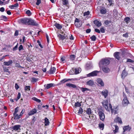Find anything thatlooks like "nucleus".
Masks as SVG:
<instances>
[{
  "instance_id": "nucleus-1",
  "label": "nucleus",
  "mask_w": 134,
  "mask_h": 134,
  "mask_svg": "<svg viewBox=\"0 0 134 134\" xmlns=\"http://www.w3.org/2000/svg\"><path fill=\"white\" fill-rule=\"evenodd\" d=\"M102 104L103 107H104L107 111H110V109L112 113H114V114H116L118 110V109L116 107L114 108L113 110L111 105L110 104H108V102L106 100L103 102Z\"/></svg>"
},
{
  "instance_id": "nucleus-2",
  "label": "nucleus",
  "mask_w": 134,
  "mask_h": 134,
  "mask_svg": "<svg viewBox=\"0 0 134 134\" xmlns=\"http://www.w3.org/2000/svg\"><path fill=\"white\" fill-rule=\"evenodd\" d=\"M110 61L107 58L102 59L100 62L99 64L100 66L102 65H107L110 63Z\"/></svg>"
},
{
  "instance_id": "nucleus-3",
  "label": "nucleus",
  "mask_w": 134,
  "mask_h": 134,
  "mask_svg": "<svg viewBox=\"0 0 134 134\" xmlns=\"http://www.w3.org/2000/svg\"><path fill=\"white\" fill-rule=\"evenodd\" d=\"M123 96L124 98L122 101V104L124 106H125L129 104V102L127 99L126 96L124 92L123 94Z\"/></svg>"
},
{
  "instance_id": "nucleus-4",
  "label": "nucleus",
  "mask_w": 134,
  "mask_h": 134,
  "mask_svg": "<svg viewBox=\"0 0 134 134\" xmlns=\"http://www.w3.org/2000/svg\"><path fill=\"white\" fill-rule=\"evenodd\" d=\"M98 114L100 120L103 121L105 118V115L103 110H98Z\"/></svg>"
},
{
  "instance_id": "nucleus-5",
  "label": "nucleus",
  "mask_w": 134,
  "mask_h": 134,
  "mask_svg": "<svg viewBox=\"0 0 134 134\" xmlns=\"http://www.w3.org/2000/svg\"><path fill=\"white\" fill-rule=\"evenodd\" d=\"M28 20V25L36 26L38 25V24L34 20L31 19H29Z\"/></svg>"
},
{
  "instance_id": "nucleus-6",
  "label": "nucleus",
  "mask_w": 134,
  "mask_h": 134,
  "mask_svg": "<svg viewBox=\"0 0 134 134\" xmlns=\"http://www.w3.org/2000/svg\"><path fill=\"white\" fill-rule=\"evenodd\" d=\"M21 126L20 125H15L12 127V129L15 131H19L20 130V127Z\"/></svg>"
},
{
  "instance_id": "nucleus-7",
  "label": "nucleus",
  "mask_w": 134,
  "mask_h": 134,
  "mask_svg": "<svg viewBox=\"0 0 134 134\" xmlns=\"http://www.w3.org/2000/svg\"><path fill=\"white\" fill-rule=\"evenodd\" d=\"M60 2H62V3L63 5H64L69 8V4L68 0H61Z\"/></svg>"
},
{
  "instance_id": "nucleus-8",
  "label": "nucleus",
  "mask_w": 134,
  "mask_h": 134,
  "mask_svg": "<svg viewBox=\"0 0 134 134\" xmlns=\"http://www.w3.org/2000/svg\"><path fill=\"white\" fill-rule=\"evenodd\" d=\"M102 68L103 71L105 73H108L110 71L109 69L107 66H102Z\"/></svg>"
},
{
  "instance_id": "nucleus-9",
  "label": "nucleus",
  "mask_w": 134,
  "mask_h": 134,
  "mask_svg": "<svg viewBox=\"0 0 134 134\" xmlns=\"http://www.w3.org/2000/svg\"><path fill=\"white\" fill-rule=\"evenodd\" d=\"M99 71H94L87 75L88 77L92 76H96Z\"/></svg>"
},
{
  "instance_id": "nucleus-10",
  "label": "nucleus",
  "mask_w": 134,
  "mask_h": 134,
  "mask_svg": "<svg viewBox=\"0 0 134 134\" xmlns=\"http://www.w3.org/2000/svg\"><path fill=\"white\" fill-rule=\"evenodd\" d=\"M55 85L54 83H50L48 84L47 85H44V87L46 89H48L52 87H54Z\"/></svg>"
},
{
  "instance_id": "nucleus-11",
  "label": "nucleus",
  "mask_w": 134,
  "mask_h": 134,
  "mask_svg": "<svg viewBox=\"0 0 134 134\" xmlns=\"http://www.w3.org/2000/svg\"><path fill=\"white\" fill-rule=\"evenodd\" d=\"M66 86L69 87H72L76 89V90H77L78 88L76 86L75 84H71L70 83H66Z\"/></svg>"
},
{
  "instance_id": "nucleus-12",
  "label": "nucleus",
  "mask_w": 134,
  "mask_h": 134,
  "mask_svg": "<svg viewBox=\"0 0 134 134\" xmlns=\"http://www.w3.org/2000/svg\"><path fill=\"white\" fill-rule=\"evenodd\" d=\"M97 82L101 86H103L104 84L102 80L98 78L96 80Z\"/></svg>"
},
{
  "instance_id": "nucleus-13",
  "label": "nucleus",
  "mask_w": 134,
  "mask_h": 134,
  "mask_svg": "<svg viewBox=\"0 0 134 134\" xmlns=\"http://www.w3.org/2000/svg\"><path fill=\"white\" fill-rule=\"evenodd\" d=\"M102 95L104 96L105 98L108 95V91L107 90H103L102 92Z\"/></svg>"
},
{
  "instance_id": "nucleus-14",
  "label": "nucleus",
  "mask_w": 134,
  "mask_h": 134,
  "mask_svg": "<svg viewBox=\"0 0 134 134\" xmlns=\"http://www.w3.org/2000/svg\"><path fill=\"white\" fill-rule=\"evenodd\" d=\"M12 61L10 60L8 62H4L3 63V65H4L9 66L12 64Z\"/></svg>"
},
{
  "instance_id": "nucleus-15",
  "label": "nucleus",
  "mask_w": 134,
  "mask_h": 134,
  "mask_svg": "<svg viewBox=\"0 0 134 134\" xmlns=\"http://www.w3.org/2000/svg\"><path fill=\"white\" fill-rule=\"evenodd\" d=\"M36 112L37 110L35 108L33 109L29 112L28 113V115L29 116L31 115L36 113Z\"/></svg>"
},
{
  "instance_id": "nucleus-16",
  "label": "nucleus",
  "mask_w": 134,
  "mask_h": 134,
  "mask_svg": "<svg viewBox=\"0 0 134 134\" xmlns=\"http://www.w3.org/2000/svg\"><path fill=\"white\" fill-rule=\"evenodd\" d=\"M56 69L55 68L53 67L51 68L47 72L49 73L50 74H54L55 71Z\"/></svg>"
},
{
  "instance_id": "nucleus-17",
  "label": "nucleus",
  "mask_w": 134,
  "mask_h": 134,
  "mask_svg": "<svg viewBox=\"0 0 134 134\" xmlns=\"http://www.w3.org/2000/svg\"><path fill=\"white\" fill-rule=\"evenodd\" d=\"M28 18H26L21 19L20 20V22L23 24H25L27 23L28 24Z\"/></svg>"
},
{
  "instance_id": "nucleus-18",
  "label": "nucleus",
  "mask_w": 134,
  "mask_h": 134,
  "mask_svg": "<svg viewBox=\"0 0 134 134\" xmlns=\"http://www.w3.org/2000/svg\"><path fill=\"white\" fill-rule=\"evenodd\" d=\"M114 121L115 122H118L121 124L122 123L121 119L119 117H116L114 120Z\"/></svg>"
},
{
  "instance_id": "nucleus-19",
  "label": "nucleus",
  "mask_w": 134,
  "mask_h": 134,
  "mask_svg": "<svg viewBox=\"0 0 134 134\" xmlns=\"http://www.w3.org/2000/svg\"><path fill=\"white\" fill-rule=\"evenodd\" d=\"M120 53L118 52H116L114 53V55L115 58L117 60H119L120 59V58L119 56Z\"/></svg>"
},
{
  "instance_id": "nucleus-20",
  "label": "nucleus",
  "mask_w": 134,
  "mask_h": 134,
  "mask_svg": "<svg viewBox=\"0 0 134 134\" xmlns=\"http://www.w3.org/2000/svg\"><path fill=\"white\" fill-rule=\"evenodd\" d=\"M123 129L124 131V132L126 131H129L130 129H131V128L129 127V125L124 127L123 128Z\"/></svg>"
},
{
  "instance_id": "nucleus-21",
  "label": "nucleus",
  "mask_w": 134,
  "mask_h": 134,
  "mask_svg": "<svg viewBox=\"0 0 134 134\" xmlns=\"http://www.w3.org/2000/svg\"><path fill=\"white\" fill-rule=\"evenodd\" d=\"M14 119L15 120L20 119L21 116L20 114L19 115L17 113H13Z\"/></svg>"
},
{
  "instance_id": "nucleus-22",
  "label": "nucleus",
  "mask_w": 134,
  "mask_h": 134,
  "mask_svg": "<svg viewBox=\"0 0 134 134\" xmlns=\"http://www.w3.org/2000/svg\"><path fill=\"white\" fill-rule=\"evenodd\" d=\"M65 35H64V36H63L60 34H58V37L61 40H63L66 38V37L67 36Z\"/></svg>"
},
{
  "instance_id": "nucleus-23",
  "label": "nucleus",
  "mask_w": 134,
  "mask_h": 134,
  "mask_svg": "<svg viewBox=\"0 0 134 134\" xmlns=\"http://www.w3.org/2000/svg\"><path fill=\"white\" fill-rule=\"evenodd\" d=\"M94 24L98 27H99L101 25V23L100 22L96 20L94 21Z\"/></svg>"
},
{
  "instance_id": "nucleus-24",
  "label": "nucleus",
  "mask_w": 134,
  "mask_h": 134,
  "mask_svg": "<svg viewBox=\"0 0 134 134\" xmlns=\"http://www.w3.org/2000/svg\"><path fill=\"white\" fill-rule=\"evenodd\" d=\"M44 125L46 126H47L49 125V121L48 119L47 118H45L44 119Z\"/></svg>"
},
{
  "instance_id": "nucleus-25",
  "label": "nucleus",
  "mask_w": 134,
  "mask_h": 134,
  "mask_svg": "<svg viewBox=\"0 0 134 134\" xmlns=\"http://www.w3.org/2000/svg\"><path fill=\"white\" fill-rule=\"evenodd\" d=\"M54 26L58 29H60L62 28V25L58 23H56L55 24Z\"/></svg>"
},
{
  "instance_id": "nucleus-26",
  "label": "nucleus",
  "mask_w": 134,
  "mask_h": 134,
  "mask_svg": "<svg viewBox=\"0 0 134 134\" xmlns=\"http://www.w3.org/2000/svg\"><path fill=\"white\" fill-rule=\"evenodd\" d=\"M127 73L125 71V69L122 72L121 75L122 78L124 79L125 77L127 75Z\"/></svg>"
},
{
  "instance_id": "nucleus-27",
  "label": "nucleus",
  "mask_w": 134,
  "mask_h": 134,
  "mask_svg": "<svg viewBox=\"0 0 134 134\" xmlns=\"http://www.w3.org/2000/svg\"><path fill=\"white\" fill-rule=\"evenodd\" d=\"M87 84L90 86H92L94 84V82L93 80H90L87 81L86 82Z\"/></svg>"
},
{
  "instance_id": "nucleus-28",
  "label": "nucleus",
  "mask_w": 134,
  "mask_h": 134,
  "mask_svg": "<svg viewBox=\"0 0 134 134\" xmlns=\"http://www.w3.org/2000/svg\"><path fill=\"white\" fill-rule=\"evenodd\" d=\"M72 79H63L62 80L60 81V82H61L62 83H64L65 82H67L68 81H71V80Z\"/></svg>"
},
{
  "instance_id": "nucleus-29",
  "label": "nucleus",
  "mask_w": 134,
  "mask_h": 134,
  "mask_svg": "<svg viewBox=\"0 0 134 134\" xmlns=\"http://www.w3.org/2000/svg\"><path fill=\"white\" fill-rule=\"evenodd\" d=\"M113 16L115 18L118 16V13L116 10H113Z\"/></svg>"
},
{
  "instance_id": "nucleus-30",
  "label": "nucleus",
  "mask_w": 134,
  "mask_h": 134,
  "mask_svg": "<svg viewBox=\"0 0 134 134\" xmlns=\"http://www.w3.org/2000/svg\"><path fill=\"white\" fill-rule=\"evenodd\" d=\"M104 124L103 123L100 124L99 125V128L102 130H103L104 129Z\"/></svg>"
},
{
  "instance_id": "nucleus-31",
  "label": "nucleus",
  "mask_w": 134,
  "mask_h": 134,
  "mask_svg": "<svg viewBox=\"0 0 134 134\" xmlns=\"http://www.w3.org/2000/svg\"><path fill=\"white\" fill-rule=\"evenodd\" d=\"M106 10L105 8H103L100 9V13L102 14H105L106 12Z\"/></svg>"
},
{
  "instance_id": "nucleus-32",
  "label": "nucleus",
  "mask_w": 134,
  "mask_h": 134,
  "mask_svg": "<svg viewBox=\"0 0 134 134\" xmlns=\"http://www.w3.org/2000/svg\"><path fill=\"white\" fill-rule=\"evenodd\" d=\"M124 21L127 23H128L130 21V18L128 17H126L124 19Z\"/></svg>"
},
{
  "instance_id": "nucleus-33",
  "label": "nucleus",
  "mask_w": 134,
  "mask_h": 134,
  "mask_svg": "<svg viewBox=\"0 0 134 134\" xmlns=\"http://www.w3.org/2000/svg\"><path fill=\"white\" fill-rule=\"evenodd\" d=\"M3 70L4 72H8L9 73H10V71L9 70V69L7 67L5 66H3Z\"/></svg>"
},
{
  "instance_id": "nucleus-34",
  "label": "nucleus",
  "mask_w": 134,
  "mask_h": 134,
  "mask_svg": "<svg viewBox=\"0 0 134 134\" xmlns=\"http://www.w3.org/2000/svg\"><path fill=\"white\" fill-rule=\"evenodd\" d=\"M86 112L89 115L91 114L92 113L91 109L90 108H87L86 110Z\"/></svg>"
},
{
  "instance_id": "nucleus-35",
  "label": "nucleus",
  "mask_w": 134,
  "mask_h": 134,
  "mask_svg": "<svg viewBox=\"0 0 134 134\" xmlns=\"http://www.w3.org/2000/svg\"><path fill=\"white\" fill-rule=\"evenodd\" d=\"M91 40L93 41H95L97 39L96 37L94 35H93L90 37Z\"/></svg>"
},
{
  "instance_id": "nucleus-36",
  "label": "nucleus",
  "mask_w": 134,
  "mask_h": 134,
  "mask_svg": "<svg viewBox=\"0 0 134 134\" xmlns=\"http://www.w3.org/2000/svg\"><path fill=\"white\" fill-rule=\"evenodd\" d=\"M32 99L35 101H36L37 102L40 103L41 102V100L35 97H33L32 98Z\"/></svg>"
},
{
  "instance_id": "nucleus-37",
  "label": "nucleus",
  "mask_w": 134,
  "mask_h": 134,
  "mask_svg": "<svg viewBox=\"0 0 134 134\" xmlns=\"http://www.w3.org/2000/svg\"><path fill=\"white\" fill-rule=\"evenodd\" d=\"M80 88L82 91L83 92H84L85 91H86L89 90V89H88L86 88H84L83 87H80Z\"/></svg>"
},
{
  "instance_id": "nucleus-38",
  "label": "nucleus",
  "mask_w": 134,
  "mask_h": 134,
  "mask_svg": "<svg viewBox=\"0 0 134 134\" xmlns=\"http://www.w3.org/2000/svg\"><path fill=\"white\" fill-rule=\"evenodd\" d=\"M30 87L29 86H26L24 88L25 91H30Z\"/></svg>"
},
{
  "instance_id": "nucleus-39",
  "label": "nucleus",
  "mask_w": 134,
  "mask_h": 134,
  "mask_svg": "<svg viewBox=\"0 0 134 134\" xmlns=\"http://www.w3.org/2000/svg\"><path fill=\"white\" fill-rule=\"evenodd\" d=\"M75 106L76 107H80L81 106V104L79 102H77V103H75Z\"/></svg>"
},
{
  "instance_id": "nucleus-40",
  "label": "nucleus",
  "mask_w": 134,
  "mask_h": 134,
  "mask_svg": "<svg viewBox=\"0 0 134 134\" xmlns=\"http://www.w3.org/2000/svg\"><path fill=\"white\" fill-rule=\"evenodd\" d=\"M115 129L114 130V133H115L117 132L118 131L119 128L118 127V126L117 125H115Z\"/></svg>"
},
{
  "instance_id": "nucleus-41",
  "label": "nucleus",
  "mask_w": 134,
  "mask_h": 134,
  "mask_svg": "<svg viewBox=\"0 0 134 134\" xmlns=\"http://www.w3.org/2000/svg\"><path fill=\"white\" fill-rule=\"evenodd\" d=\"M26 13L29 16H30L31 14L30 11L29 10H28L26 12Z\"/></svg>"
},
{
  "instance_id": "nucleus-42",
  "label": "nucleus",
  "mask_w": 134,
  "mask_h": 134,
  "mask_svg": "<svg viewBox=\"0 0 134 134\" xmlns=\"http://www.w3.org/2000/svg\"><path fill=\"white\" fill-rule=\"evenodd\" d=\"M38 80V79H37L34 77L32 78V82L34 83H35V82L37 81Z\"/></svg>"
},
{
  "instance_id": "nucleus-43",
  "label": "nucleus",
  "mask_w": 134,
  "mask_h": 134,
  "mask_svg": "<svg viewBox=\"0 0 134 134\" xmlns=\"http://www.w3.org/2000/svg\"><path fill=\"white\" fill-rule=\"evenodd\" d=\"M75 56L74 55H71L70 56V59L72 60H74L75 58Z\"/></svg>"
},
{
  "instance_id": "nucleus-44",
  "label": "nucleus",
  "mask_w": 134,
  "mask_h": 134,
  "mask_svg": "<svg viewBox=\"0 0 134 134\" xmlns=\"http://www.w3.org/2000/svg\"><path fill=\"white\" fill-rule=\"evenodd\" d=\"M90 14V12L89 11H88L87 12H85L83 14V16H86Z\"/></svg>"
},
{
  "instance_id": "nucleus-45",
  "label": "nucleus",
  "mask_w": 134,
  "mask_h": 134,
  "mask_svg": "<svg viewBox=\"0 0 134 134\" xmlns=\"http://www.w3.org/2000/svg\"><path fill=\"white\" fill-rule=\"evenodd\" d=\"M15 66L16 67H18V68H24L23 67H22L21 66H20V64L18 63H16L15 64Z\"/></svg>"
},
{
  "instance_id": "nucleus-46",
  "label": "nucleus",
  "mask_w": 134,
  "mask_h": 134,
  "mask_svg": "<svg viewBox=\"0 0 134 134\" xmlns=\"http://www.w3.org/2000/svg\"><path fill=\"white\" fill-rule=\"evenodd\" d=\"M21 94L20 92H19L17 95V99H15L16 100V101H17L18 99H19L20 97Z\"/></svg>"
},
{
  "instance_id": "nucleus-47",
  "label": "nucleus",
  "mask_w": 134,
  "mask_h": 134,
  "mask_svg": "<svg viewBox=\"0 0 134 134\" xmlns=\"http://www.w3.org/2000/svg\"><path fill=\"white\" fill-rule=\"evenodd\" d=\"M83 112V110L82 109V108H81L80 107L79 109L78 113L79 114H81Z\"/></svg>"
},
{
  "instance_id": "nucleus-48",
  "label": "nucleus",
  "mask_w": 134,
  "mask_h": 134,
  "mask_svg": "<svg viewBox=\"0 0 134 134\" xmlns=\"http://www.w3.org/2000/svg\"><path fill=\"white\" fill-rule=\"evenodd\" d=\"M18 49L19 51L23 49V48L22 45H20L18 48Z\"/></svg>"
},
{
  "instance_id": "nucleus-49",
  "label": "nucleus",
  "mask_w": 134,
  "mask_h": 134,
  "mask_svg": "<svg viewBox=\"0 0 134 134\" xmlns=\"http://www.w3.org/2000/svg\"><path fill=\"white\" fill-rule=\"evenodd\" d=\"M19 107H17L16 108H15L14 111V112L13 113H17L19 109H18Z\"/></svg>"
},
{
  "instance_id": "nucleus-50",
  "label": "nucleus",
  "mask_w": 134,
  "mask_h": 134,
  "mask_svg": "<svg viewBox=\"0 0 134 134\" xmlns=\"http://www.w3.org/2000/svg\"><path fill=\"white\" fill-rule=\"evenodd\" d=\"M1 19L5 20L7 19V18L6 17L3 15H2L1 16Z\"/></svg>"
},
{
  "instance_id": "nucleus-51",
  "label": "nucleus",
  "mask_w": 134,
  "mask_h": 134,
  "mask_svg": "<svg viewBox=\"0 0 134 134\" xmlns=\"http://www.w3.org/2000/svg\"><path fill=\"white\" fill-rule=\"evenodd\" d=\"M18 43H17V44L13 48V51H14L17 50L18 48Z\"/></svg>"
},
{
  "instance_id": "nucleus-52",
  "label": "nucleus",
  "mask_w": 134,
  "mask_h": 134,
  "mask_svg": "<svg viewBox=\"0 0 134 134\" xmlns=\"http://www.w3.org/2000/svg\"><path fill=\"white\" fill-rule=\"evenodd\" d=\"M19 34V31L16 30L15 31V33L14 34V36H17Z\"/></svg>"
},
{
  "instance_id": "nucleus-53",
  "label": "nucleus",
  "mask_w": 134,
  "mask_h": 134,
  "mask_svg": "<svg viewBox=\"0 0 134 134\" xmlns=\"http://www.w3.org/2000/svg\"><path fill=\"white\" fill-rule=\"evenodd\" d=\"M127 62L133 63V62H134V61L132 59H127Z\"/></svg>"
},
{
  "instance_id": "nucleus-54",
  "label": "nucleus",
  "mask_w": 134,
  "mask_h": 134,
  "mask_svg": "<svg viewBox=\"0 0 134 134\" xmlns=\"http://www.w3.org/2000/svg\"><path fill=\"white\" fill-rule=\"evenodd\" d=\"M100 31L102 33H104L105 32V30L103 28V27L101 28L100 29Z\"/></svg>"
},
{
  "instance_id": "nucleus-55",
  "label": "nucleus",
  "mask_w": 134,
  "mask_h": 134,
  "mask_svg": "<svg viewBox=\"0 0 134 134\" xmlns=\"http://www.w3.org/2000/svg\"><path fill=\"white\" fill-rule=\"evenodd\" d=\"M25 111V110L24 109H23L21 111L20 113V114L21 115V116H22V115L24 113Z\"/></svg>"
},
{
  "instance_id": "nucleus-56",
  "label": "nucleus",
  "mask_w": 134,
  "mask_h": 134,
  "mask_svg": "<svg viewBox=\"0 0 134 134\" xmlns=\"http://www.w3.org/2000/svg\"><path fill=\"white\" fill-rule=\"evenodd\" d=\"M41 2V0H37V2L36 3V4L37 5H38Z\"/></svg>"
},
{
  "instance_id": "nucleus-57",
  "label": "nucleus",
  "mask_w": 134,
  "mask_h": 134,
  "mask_svg": "<svg viewBox=\"0 0 134 134\" xmlns=\"http://www.w3.org/2000/svg\"><path fill=\"white\" fill-rule=\"evenodd\" d=\"M8 56V55H7L3 56L2 57H1L0 58V61L2 60L3 59H4L5 58V57H6L7 56Z\"/></svg>"
},
{
  "instance_id": "nucleus-58",
  "label": "nucleus",
  "mask_w": 134,
  "mask_h": 134,
  "mask_svg": "<svg viewBox=\"0 0 134 134\" xmlns=\"http://www.w3.org/2000/svg\"><path fill=\"white\" fill-rule=\"evenodd\" d=\"M25 133V134H32L31 132H30V131L29 130H28Z\"/></svg>"
},
{
  "instance_id": "nucleus-59",
  "label": "nucleus",
  "mask_w": 134,
  "mask_h": 134,
  "mask_svg": "<svg viewBox=\"0 0 134 134\" xmlns=\"http://www.w3.org/2000/svg\"><path fill=\"white\" fill-rule=\"evenodd\" d=\"M15 89L16 90H18L19 88V86L16 83L15 84Z\"/></svg>"
},
{
  "instance_id": "nucleus-60",
  "label": "nucleus",
  "mask_w": 134,
  "mask_h": 134,
  "mask_svg": "<svg viewBox=\"0 0 134 134\" xmlns=\"http://www.w3.org/2000/svg\"><path fill=\"white\" fill-rule=\"evenodd\" d=\"M65 60L64 57H61V62H64V61Z\"/></svg>"
},
{
  "instance_id": "nucleus-61",
  "label": "nucleus",
  "mask_w": 134,
  "mask_h": 134,
  "mask_svg": "<svg viewBox=\"0 0 134 134\" xmlns=\"http://www.w3.org/2000/svg\"><path fill=\"white\" fill-rule=\"evenodd\" d=\"M95 31L96 32H97L98 33H100V30L97 29H95Z\"/></svg>"
},
{
  "instance_id": "nucleus-62",
  "label": "nucleus",
  "mask_w": 134,
  "mask_h": 134,
  "mask_svg": "<svg viewBox=\"0 0 134 134\" xmlns=\"http://www.w3.org/2000/svg\"><path fill=\"white\" fill-rule=\"evenodd\" d=\"M123 36L125 37H128V34L127 33H125L123 35Z\"/></svg>"
},
{
  "instance_id": "nucleus-63",
  "label": "nucleus",
  "mask_w": 134,
  "mask_h": 134,
  "mask_svg": "<svg viewBox=\"0 0 134 134\" xmlns=\"http://www.w3.org/2000/svg\"><path fill=\"white\" fill-rule=\"evenodd\" d=\"M4 9L3 7H1L0 9V11L2 12H4Z\"/></svg>"
},
{
  "instance_id": "nucleus-64",
  "label": "nucleus",
  "mask_w": 134,
  "mask_h": 134,
  "mask_svg": "<svg viewBox=\"0 0 134 134\" xmlns=\"http://www.w3.org/2000/svg\"><path fill=\"white\" fill-rule=\"evenodd\" d=\"M110 6L112 5L113 3L112 2V0H108Z\"/></svg>"
}]
</instances>
